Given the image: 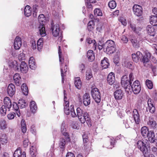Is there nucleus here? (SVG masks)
<instances>
[{
  "instance_id": "f257e3e1",
  "label": "nucleus",
  "mask_w": 157,
  "mask_h": 157,
  "mask_svg": "<svg viewBox=\"0 0 157 157\" xmlns=\"http://www.w3.org/2000/svg\"><path fill=\"white\" fill-rule=\"evenodd\" d=\"M151 56V54L147 51H145L144 56L139 51L137 52L136 54H132V59L134 62L137 63L139 61V59L141 58V61L143 63L144 66L146 67L151 66V63L150 61Z\"/></svg>"
},
{
  "instance_id": "f03ea898",
  "label": "nucleus",
  "mask_w": 157,
  "mask_h": 157,
  "mask_svg": "<svg viewBox=\"0 0 157 157\" xmlns=\"http://www.w3.org/2000/svg\"><path fill=\"white\" fill-rule=\"evenodd\" d=\"M76 111L77 116L81 122L84 124L86 122L89 126H91L92 123L88 114L87 113H85L83 114V111L79 107L77 108Z\"/></svg>"
},
{
  "instance_id": "7ed1b4c3",
  "label": "nucleus",
  "mask_w": 157,
  "mask_h": 157,
  "mask_svg": "<svg viewBox=\"0 0 157 157\" xmlns=\"http://www.w3.org/2000/svg\"><path fill=\"white\" fill-rule=\"evenodd\" d=\"M129 79L127 75H124L121 78V82L122 86L124 88L125 91L127 92L130 91L132 85V81L133 80V75L132 73H131L129 74Z\"/></svg>"
},
{
  "instance_id": "20e7f679",
  "label": "nucleus",
  "mask_w": 157,
  "mask_h": 157,
  "mask_svg": "<svg viewBox=\"0 0 157 157\" xmlns=\"http://www.w3.org/2000/svg\"><path fill=\"white\" fill-rule=\"evenodd\" d=\"M104 48L107 54H112L115 52L116 46L114 42L112 40H109L104 43Z\"/></svg>"
},
{
  "instance_id": "39448f33",
  "label": "nucleus",
  "mask_w": 157,
  "mask_h": 157,
  "mask_svg": "<svg viewBox=\"0 0 157 157\" xmlns=\"http://www.w3.org/2000/svg\"><path fill=\"white\" fill-rule=\"evenodd\" d=\"M92 97L97 103H99L101 100L100 93L99 90L96 88H94L91 91Z\"/></svg>"
},
{
  "instance_id": "423d86ee",
  "label": "nucleus",
  "mask_w": 157,
  "mask_h": 157,
  "mask_svg": "<svg viewBox=\"0 0 157 157\" xmlns=\"http://www.w3.org/2000/svg\"><path fill=\"white\" fill-rule=\"evenodd\" d=\"M138 148L142 152L144 156L146 157V154L148 153V150L145 143L141 140H139L137 143Z\"/></svg>"
},
{
  "instance_id": "0eeeda50",
  "label": "nucleus",
  "mask_w": 157,
  "mask_h": 157,
  "mask_svg": "<svg viewBox=\"0 0 157 157\" xmlns=\"http://www.w3.org/2000/svg\"><path fill=\"white\" fill-rule=\"evenodd\" d=\"M141 86L140 82L138 80L135 81L131 86V90L135 94H138L140 92Z\"/></svg>"
},
{
  "instance_id": "6e6552de",
  "label": "nucleus",
  "mask_w": 157,
  "mask_h": 157,
  "mask_svg": "<svg viewBox=\"0 0 157 157\" xmlns=\"http://www.w3.org/2000/svg\"><path fill=\"white\" fill-rule=\"evenodd\" d=\"M134 14L137 17L141 16L143 14V9L140 5L136 4L134 5L132 8Z\"/></svg>"
},
{
  "instance_id": "1a4fd4ad",
  "label": "nucleus",
  "mask_w": 157,
  "mask_h": 157,
  "mask_svg": "<svg viewBox=\"0 0 157 157\" xmlns=\"http://www.w3.org/2000/svg\"><path fill=\"white\" fill-rule=\"evenodd\" d=\"M51 30H52V34L55 37L59 36L60 32V27L58 24L54 25L53 22L51 24Z\"/></svg>"
},
{
  "instance_id": "9d476101",
  "label": "nucleus",
  "mask_w": 157,
  "mask_h": 157,
  "mask_svg": "<svg viewBox=\"0 0 157 157\" xmlns=\"http://www.w3.org/2000/svg\"><path fill=\"white\" fill-rule=\"evenodd\" d=\"M66 91L64 90V103L63 104L64 106V110L65 113L68 115L70 114V109L69 108V102L67 100V94L66 93Z\"/></svg>"
},
{
  "instance_id": "9b49d317",
  "label": "nucleus",
  "mask_w": 157,
  "mask_h": 157,
  "mask_svg": "<svg viewBox=\"0 0 157 157\" xmlns=\"http://www.w3.org/2000/svg\"><path fill=\"white\" fill-rule=\"evenodd\" d=\"M153 102V100L151 98H149L147 101L148 106L147 109L151 113H154L155 111V108Z\"/></svg>"
},
{
  "instance_id": "f8f14e48",
  "label": "nucleus",
  "mask_w": 157,
  "mask_h": 157,
  "mask_svg": "<svg viewBox=\"0 0 157 157\" xmlns=\"http://www.w3.org/2000/svg\"><path fill=\"white\" fill-rule=\"evenodd\" d=\"M90 94L87 93H85L83 95L82 102L83 105L85 106H87L90 104Z\"/></svg>"
},
{
  "instance_id": "ddd939ff",
  "label": "nucleus",
  "mask_w": 157,
  "mask_h": 157,
  "mask_svg": "<svg viewBox=\"0 0 157 157\" xmlns=\"http://www.w3.org/2000/svg\"><path fill=\"white\" fill-rule=\"evenodd\" d=\"M113 94L115 98L117 100L121 99L124 96L123 91L121 89L116 90L114 92Z\"/></svg>"
},
{
  "instance_id": "4468645a",
  "label": "nucleus",
  "mask_w": 157,
  "mask_h": 157,
  "mask_svg": "<svg viewBox=\"0 0 157 157\" xmlns=\"http://www.w3.org/2000/svg\"><path fill=\"white\" fill-rule=\"evenodd\" d=\"M7 92L8 95L10 97H12L15 92V85L12 84H10L7 89Z\"/></svg>"
},
{
  "instance_id": "2eb2a0df",
  "label": "nucleus",
  "mask_w": 157,
  "mask_h": 157,
  "mask_svg": "<svg viewBox=\"0 0 157 157\" xmlns=\"http://www.w3.org/2000/svg\"><path fill=\"white\" fill-rule=\"evenodd\" d=\"M133 116L135 124L137 125L139 124L140 122V114L137 109L133 110Z\"/></svg>"
},
{
  "instance_id": "dca6fc26",
  "label": "nucleus",
  "mask_w": 157,
  "mask_h": 157,
  "mask_svg": "<svg viewBox=\"0 0 157 157\" xmlns=\"http://www.w3.org/2000/svg\"><path fill=\"white\" fill-rule=\"evenodd\" d=\"M13 156L14 157H26V153L25 151L22 152L21 148L19 147L15 151Z\"/></svg>"
},
{
  "instance_id": "f3484780",
  "label": "nucleus",
  "mask_w": 157,
  "mask_h": 157,
  "mask_svg": "<svg viewBox=\"0 0 157 157\" xmlns=\"http://www.w3.org/2000/svg\"><path fill=\"white\" fill-rule=\"evenodd\" d=\"M22 44L21 38L18 36H17L14 40V47L15 49H19Z\"/></svg>"
},
{
  "instance_id": "a211bd4d",
  "label": "nucleus",
  "mask_w": 157,
  "mask_h": 157,
  "mask_svg": "<svg viewBox=\"0 0 157 157\" xmlns=\"http://www.w3.org/2000/svg\"><path fill=\"white\" fill-rule=\"evenodd\" d=\"M65 124V122L64 121L63 122L61 126V131L62 134L63 135L64 137L65 138V139H66L67 141H70V139L69 134L68 133L66 132V129L64 128V125Z\"/></svg>"
},
{
  "instance_id": "6ab92c4d",
  "label": "nucleus",
  "mask_w": 157,
  "mask_h": 157,
  "mask_svg": "<svg viewBox=\"0 0 157 157\" xmlns=\"http://www.w3.org/2000/svg\"><path fill=\"white\" fill-rule=\"evenodd\" d=\"M115 80L114 74L113 72L110 73L108 75L107 78L108 82L110 85H113Z\"/></svg>"
},
{
  "instance_id": "aec40b11",
  "label": "nucleus",
  "mask_w": 157,
  "mask_h": 157,
  "mask_svg": "<svg viewBox=\"0 0 157 157\" xmlns=\"http://www.w3.org/2000/svg\"><path fill=\"white\" fill-rule=\"evenodd\" d=\"M28 70V67L27 64L24 61L21 62L20 65V70L23 73H26Z\"/></svg>"
},
{
  "instance_id": "412c9836",
  "label": "nucleus",
  "mask_w": 157,
  "mask_h": 157,
  "mask_svg": "<svg viewBox=\"0 0 157 157\" xmlns=\"http://www.w3.org/2000/svg\"><path fill=\"white\" fill-rule=\"evenodd\" d=\"M13 78L14 83L17 86H19L21 84V78L19 74H15L13 76Z\"/></svg>"
},
{
  "instance_id": "4be33fe9",
  "label": "nucleus",
  "mask_w": 157,
  "mask_h": 157,
  "mask_svg": "<svg viewBox=\"0 0 157 157\" xmlns=\"http://www.w3.org/2000/svg\"><path fill=\"white\" fill-rule=\"evenodd\" d=\"M148 34L150 36H154L155 34V30L154 28L151 25H148L147 27Z\"/></svg>"
},
{
  "instance_id": "5701e85b",
  "label": "nucleus",
  "mask_w": 157,
  "mask_h": 157,
  "mask_svg": "<svg viewBox=\"0 0 157 157\" xmlns=\"http://www.w3.org/2000/svg\"><path fill=\"white\" fill-rule=\"evenodd\" d=\"M29 67L33 70L35 69L36 67L35 62V59L33 57L30 58L29 61Z\"/></svg>"
},
{
  "instance_id": "b1692460",
  "label": "nucleus",
  "mask_w": 157,
  "mask_h": 157,
  "mask_svg": "<svg viewBox=\"0 0 157 157\" xmlns=\"http://www.w3.org/2000/svg\"><path fill=\"white\" fill-rule=\"evenodd\" d=\"M148 140L151 143H153L154 142L155 135L153 131H150L147 133V136Z\"/></svg>"
},
{
  "instance_id": "393cba45",
  "label": "nucleus",
  "mask_w": 157,
  "mask_h": 157,
  "mask_svg": "<svg viewBox=\"0 0 157 157\" xmlns=\"http://www.w3.org/2000/svg\"><path fill=\"white\" fill-rule=\"evenodd\" d=\"M10 66L11 68H13L15 71H19L18 64L17 61H14L11 62L10 64Z\"/></svg>"
},
{
  "instance_id": "a878e982",
  "label": "nucleus",
  "mask_w": 157,
  "mask_h": 157,
  "mask_svg": "<svg viewBox=\"0 0 157 157\" xmlns=\"http://www.w3.org/2000/svg\"><path fill=\"white\" fill-rule=\"evenodd\" d=\"M87 55L89 61L92 62L94 59V54L92 50H89L87 52Z\"/></svg>"
},
{
  "instance_id": "bb28decb",
  "label": "nucleus",
  "mask_w": 157,
  "mask_h": 157,
  "mask_svg": "<svg viewBox=\"0 0 157 157\" xmlns=\"http://www.w3.org/2000/svg\"><path fill=\"white\" fill-rule=\"evenodd\" d=\"M108 59L106 57H105L103 60H102L101 62V66L103 69H106L109 66V64L108 61Z\"/></svg>"
},
{
  "instance_id": "cd10ccee",
  "label": "nucleus",
  "mask_w": 157,
  "mask_h": 157,
  "mask_svg": "<svg viewBox=\"0 0 157 157\" xmlns=\"http://www.w3.org/2000/svg\"><path fill=\"white\" fill-rule=\"evenodd\" d=\"M74 84L75 87L77 89H81L82 85V83L79 77H77L75 78Z\"/></svg>"
},
{
  "instance_id": "c85d7f7f",
  "label": "nucleus",
  "mask_w": 157,
  "mask_h": 157,
  "mask_svg": "<svg viewBox=\"0 0 157 157\" xmlns=\"http://www.w3.org/2000/svg\"><path fill=\"white\" fill-rule=\"evenodd\" d=\"M130 27L134 32L137 34L139 33L142 29L141 28L139 27H136V25L133 24H130Z\"/></svg>"
},
{
  "instance_id": "c756f323",
  "label": "nucleus",
  "mask_w": 157,
  "mask_h": 157,
  "mask_svg": "<svg viewBox=\"0 0 157 157\" xmlns=\"http://www.w3.org/2000/svg\"><path fill=\"white\" fill-rule=\"evenodd\" d=\"M4 105L8 109H10L12 105L11 102L10 98L8 97L5 98L4 100Z\"/></svg>"
},
{
  "instance_id": "7c9ffc66",
  "label": "nucleus",
  "mask_w": 157,
  "mask_h": 157,
  "mask_svg": "<svg viewBox=\"0 0 157 157\" xmlns=\"http://www.w3.org/2000/svg\"><path fill=\"white\" fill-rule=\"evenodd\" d=\"M30 107L31 112L33 113H35L37 109V106L36 102L34 101H31Z\"/></svg>"
},
{
  "instance_id": "2f4dec72",
  "label": "nucleus",
  "mask_w": 157,
  "mask_h": 157,
  "mask_svg": "<svg viewBox=\"0 0 157 157\" xmlns=\"http://www.w3.org/2000/svg\"><path fill=\"white\" fill-rule=\"evenodd\" d=\"M147 124L153 128H155L157 125L156 121L153 118L151 117H149V121L147 122Z\"/></svg>"
},
{
  "instance_id": "473e14b6",
  "label": "nucleus",
  "mask_w": 157,
  "mask_h": 157,
  "mask_svg": "<svg viewBox=\"0 0 157 157\" xmlns=\"http://www.w3.org/2000/svg\"><path fill=\"white\" fill-rule=\"evenodd\" d=\"M13 107L17 116L19 117L20 116L21 113L19 109V107L18 106V104H17L15 102H14L13 104Z\"/></svg>"
},
{
  "instance_id": "72a5a7b5",
  "label": "nucleus",
  "mask_w": 157,
  "mask_h": 157,
  "mask_svg": "<svg viewBox=\"0 0 157 157\" xmlns=\"http://www.w3.org/2000/svg\"><path fill=\"white\" fill-rule=\"evenodd\" d=\"M39 33L42 36H44L46 35L45 27L43 25H41L39 27Z\"/></svg>"
},
{
  "instance_id": "f704fd0d",
  "label": "nucleus",
  "mask_w": 157,
  "mask_h": 157,
  "mask_svg": "<svg viewBox=\"0 0 157 157\" xmlns=\"http://www.w3.org/2000/svg\"><path fill=\"white\" fill-rule=\"evenodd\" d=\"M18 106L20 108L22 109L28 105V104L25 101L22 99H20L18 102Z\"/></svg>"
},
{
  "instance_id": "c9c22d12",
  "label": "nucleus",
  "mask_w": 157,
  "mask_h": 157,
  "mask_svg": "<svg viewBox=\"0 0 157 157\" xmlns=\"http://www.w3.org/2000/svg\"><path fill=\"white\" fill-rule=\"evenodd\" d=\"M0 140L2 144H6L8 142V137L5 134H2L0 136Z\"/></svg>"
},
{
  "instance_id": "e433bc0d",
  "label": "nucleus",
  "mask_w": 157,
  "mask_h": 157,
  "mask_svg": "<svg viewBox=\"0 0 157 157\" xmlns=\"http://www.w3.org/2000/svg\"><path fill=\"white\" fill-rule=\"evenodd\" d=\"M7 128V124L6 121L4 120H2L0 121V129L1 130H4Z\"/></svg>"
},
{
  "instance_id": "4c0bfd02",
  "label": "nucleus",
  "mask_w": 157,
  "mask_h": 157,
  "mask_svg": "<svg viewBox=\"0 0 157 157\" xmlns=\"http://www.w3.org/2000/svg\"><path fill=\"white\" fill-rule=\"evenodd\" d=\"M142 135L144 137H146L147 133L149 132L147 127L144 126L141 129Z\"/></svg>"
},
{
  "instance_id": "58836bf2",
  "label": "nucleus",
  "mask_w": 157,
  "mask_h": 157,
  "mask_svg": "<svg viewBox=\"0 0 157 157\" xmlns=\"http://www.w3.org/2000/svg\"><path fill=\"white\" fill-rule=\"evenodd\" d=\"M21 89L23 94L27 95L28 94V90L26 85L25 83L22 84L21 86Z\"/></svg>"
},
{
  "instance_id": "ea45409f",
  "label": "nucleus",
  "mask_w": 157,
  "mask_h": 157,
  "mask_svg": "<svg viewBox=\"0 0 157 157\" xmlns=\"http://www.w3.org/2000/svg\"><path fill=\"white\" fill-rule=\"evenodd\" d=\"M30 7L29 6H25L24 9V13L25 16L29 17L31 14V10Z\"/></svg>"
},
{
  "instance_id": "a19ab883",
  "label": "nucleus",
  "mask_w": 157,
  "mask_h": 157,
  "mask_svg": "<svg viewBox=\"0 0 157 157\" xmlns=\"http://www.w3.org/2000/svg\"><path fill=\"white\" fill-rule=\"evenodd\" d=\"M150 23L153 25H157V17L155 16H151L150 19Z\"/></svg>"
},
{
  "instance_id": "79ce46f5",
  "label": "nucleus",
  "mask_w": 157,
  "mask_h": 157,
  "mask_svg": "<svg viewBox=\"0 0 157 157\" xmlns=\"http://www.w3.org/2000/svg\"><path fill=\"white\" fill-rule=\"evenodd\" d=\"M86 41L89 44H92L94 47V48L96 49L97 47V44L94 40L90 38H88L86 39Z\"/></svg>"
},
{
  "instance_id": "37998d69",
  "label": "nucleus",
  "mask_w": 157,
  "mask_h": 157,
  "mask_svg": "<svg viewBox=\"0 0 157 157\" xmlns=\"http://www.w3.org/2000/svg\"><path fill=\"white\" fill-rule=\"evenodd\" d=\"M131 41L133 46L135 48H138L140 47L139 42L136 39L134 38L132 39L131 40Z\"/></svg>"
},
{
  "instance_id": "c03bdc74",
  "label": "nucleus",
  "mask_w": 157,
  "mask_h": 157,
  "mask_svg": "<svg viewBox=\"0 0 157 157\" xmlns=\"http://www.w3.org/2000/svg\"><path fill=\"white\" fill-rule=\"evenodd\" d=\"M21 130L23 133H25L27 131V127L26 123L24 120H22L21 122Z\"/></svg>"
},
{
  "instance_id": "a18cd8bd",
  "label": "nucleus",
  "mask_w": 157,
  "mask_h": 157,
  "mask_svg": "<svg viewBox=\"0 0 157 157\" xmlns=\"http://www.w3.org/2000/svg\"><path fill=\"white\" fill-rule=\"evenodd\" d=\"M94 23L93 20H91L89 21L88 23L87 28L89 31H92L94 29Z\"/></svg>"
},
{
  "instance_id": "49530a36",
  "label": "nucleus",
  "mask_w": 157,
  "mask_h": 157,
  "mask_svg": "<svg viewBox=\"0 0 157 157\" xmlns=\"http://www.w3.org/2000/svg\"><path fill=\"white\" fill-rule=\"evenodd\" d=\"M65 139L64 138V137H63L61 138L59 140V146L60 148H64L65 147V145L66 144V142L65 140Z\"/></svg>"
},
{
  "instance_id": "de8ad7c7",
  "label": "nucleus",
  "mask_w": 157,
  "mask_h": 157,
  "mask_svg": "<svg viewBox=\"0 0 157 157\" xmlns=\"http://www.w3.org/2000/svg\"><path fill=\"white\" fill-rule=\"evenodd\" d=\"M108 5L110 8L114 9L117 6V3L114 0H111L109 2Z\"/></svg>"
},
{
  "instance_id": "09e8293b",
  "label": "nucleus",
  "mask_w": 157,
  "mask_h": 157,
  "mask_svg": "<svg viewBox=\"0 0 157 157\" xmlns=\"http://www.w3.org/2000/svg\"><path fill=\"white\" fill-rule=\"evenodd\" d=\"M43 40L42 38H40L37 42V49L39 51H40L42 47L43 44Z\"/></svg>"
},
{
  "instance_id": "8fccbe9b",
  "label": "nucleus",
  "mask_w": 157,
  "mask_h": 157,
  "mask_svg": "<svg viewBox=\"0 0 157 157\" xmlns=\"http://www.w3.org/2000/svg\"><path fill=\"white\" fill-rule=\"evenodd\" d=\"M6 108L5 105H3L0 108V113L2 116H5L6 113Z\"/></svg>"
},
{
  "instance_id": "3c124183",
  "label": "nucleus",
  "mask_w": 157,
  "mask_h": 157,
  "mask_svg": "<svg viewBox=\"0 0 157 157\" xmlns=\"http://www.w3.org/2000/svg\"><path fill=\"white\" fill-rule=\"evenodd\" d=\"M30 153L32 156L35 157L36 156V151L35 147L33 146H32L30 148Z\"/></svg>"
},
{
  "instance_id": "603ef678",
  "label": "nucleus",
  "mask_w": 157,
  "mask_h": 157,
  "mask_svg": "<svg viewBox=\"0 0 157 157\" xmlns=\"http://www.w3.org/2000/svg\"><path fill=\"white\" fill-rule=\"evenodd\" d=\"M93 77L92 71L90 69L87 70L86 74V79L87 80H89Z\"/></svg>"
},
{
  "instance_id": "864d4df0",
  "label": "nucleus",
  "mask_w": 157,
  "mask_h": 157,
  "mask_svg": "<svg viewBox=\"0 0 157 157\" xmlns=\"http://www.w3.org/2000/svg\"><path fill=\"white\" fill-rule=\"evenodd\" d=\"M125 154L128 157H133V151L131 149L125 151Z\"/></svg>"
},
{
  "instance_id": "5fc2aeb1",
  "label": "nucleus",
  "mask_w": 157,
  "mask_h": 157,
  "mask_svg": "<svg viewBox=\"0 0 157 157\" xmlns=\"http://www.w3.org/2000/svg\"><path fill=\"white\" fill-rule=\"evenodd\" d=\"M70 113L71 115L73 117H77V114L75 112L74 106L73 105H71L70 107Z\"/></svg>"
},
{
  "instance_id": "6e6d98bb",
  "label": "nucleus",
  "mask_w": 157,
  "mask_h": 157,
  "mask_svg": "<svg viewBox=\"0 0 157 157\" xmlns=\"http://www.w3.org/2000/svg\"><path fill=\"white\" fill-rule=\"evenodd\" d=\"M146 84L149 89H151L153 88V83L151 81L147 80L146 81Z\"/></svg>"
},
{
  "instance_id": "4d7b16f0",
  "label": "nucleus",
  "mask_w": 157,
  "mask_h": 157,
  "mask_svg": "<svg viewBox=\"0 0 157 157\" xmlns=\"http://www.w3.org/2000/svg\"><path fill=\"white\" fill-rule=\"evenodd\" d=\"M94 15L96 16H101L102 15L101 11L99 9H95L94 10Z\"/></svg>"
},
{
  "instance_id": "13d9d810",
  "label": "nucleus",
  "mask_w": 157,
  "mask_h": 157,
  "mask_svg": "<svg viewBox=\"0 0 157 157\" xmlns=\"http://www.w3.org/2000/svg\"><path fill=\"white\" fill-rule=\"evenodd\" d=\"M132 62L126 61L124 62V66L125 67L129 68L133 70L134 69V67L132 66Z\"/></svg>"
},
{
  "instance_id": "bf43d9fd",
  "label": "nucleus",
  "mask_w": 157,
  "mask_h": 157,
  "mask_svg": "<svg viewBox=\"0 0 157 157\" xmlns=\"http://www.w3.org/2000/svg\"><path fill=\"white\" fill-rule=\"evenodd\" d=\"M58 54H59V61L60 62V65H62V61L63 60V59H62L61 57V54H62V52L61 50V49L60 48V46H59V48H58Z\"/></svg>"
},
{
  "instance_id": "052dcab7",
  "label": "nucleus",
  "mask_w": 157,
  "mask_h": 157,
  "mask_svg": "<svg viewBox=\"0 0 157 157\" xmlns=\"http://www.w3.org/2000/svg\"><path fill=\"white\" fill-rule=\"evenodd\" d=\"M38 20L40 22H45V17L44 14H41L39 16Z\"/></svg>"
},
{
  "instance_id": "680f3d73",
  "label": "nucleus",
  "mask_w": 157,
  "mask_h": 157,
  "mask_svg": "<svg viewBox=\"0 0 157 157\" xmlns=\"http://www.w3.org/2000/svg\"><path fill=\"white\" fill-rule=\"evenodd\" d=\"M15 115L16 114L14 113H10L8 114L7 117L9 120H12L14 118Z\"/></svg>"
},
{
  "instance_id": "e2e57ef3",
  "label": "nucleus",
  "mask_w": 157,
  "mask_h": 157,
  "mask_svg": "<svg viewBox=\"0 0 157 157\" xmlns=\"http://www.w3.org/2000/svg\"><path fill=\"white\" fill-rule=\"evenodd\" d=\"M147 68H151V69L153 73L154 74H155V73L156 71L157 70V66L156 65H151V66L149 67H147Z\"/></svg>"
},
{
  "instance_id": "0e129e2a",
  "label": "nucleus",
  "mask_w": 157,
  "mask_h": 157,
  "mask_svg": "<svg viewBox=\"0 0 157 157\" xmlns=\"http://www.w3.org/2000/svg\"><path fill=\"white\" fill-rule=\"evenodd\" d=\"M18 59L20 60H22L25 59V55L23 53L20 54L18 56Z\"/></svg>"
},
{
  "instance_id": "69168bd1",
  "label": "nucleus",
  "mask_w": 157,
  "mask_h": 157,
  "mask_svg": "<svg viewBox=\"0 0 157 157\" xmlns=\"http://www.w3.org/2000/svg\"><path fill=\"white\" fill-rule=\"evenodd\" d=\"M104 44H100L99 43L98 44V48L99 50H101L102 48H103L104 52H106L105 50V48H104Z\"/></svg>"
},
{
  "instance_id": "338daca9",
  "label": "nucleus",
  "mask_w": 157,
  "mask_h": 157,
  "mask_svg": "<svg viewBox=\"0 0 157 157\" xmlns=\"http://www.w3.org/2000/svg\"><path fill=\"white\" fill-rule=\"evenodd\" d=\"M121 40L124 43H126L128 41V40L127 37L124 36H122L121 38Z\"/></svg>"
},
{
  "instance_id": "774afa93",
  "label": "nucleus",
  "mask_w": 157,
  "mask_h": 157,
  "mask_svg": "<svg viewBox=\"0 0 157 157\" xmlns=\"http://www.w3.org/2000/svg\"><path fill=\"white\" fill-rule=\"evenodd\" d=\"M29 141L28 139H25L23 141V146L25 147H26L28 145Z\"/></svg>"
}]
</instances>
